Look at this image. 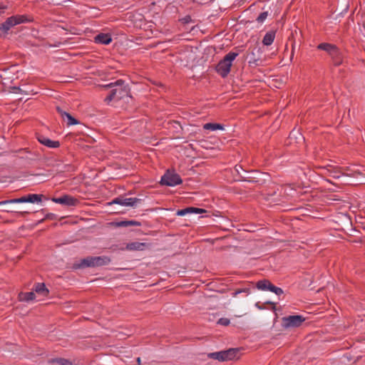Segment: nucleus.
<instances>
[{
  "instance_id": "nucleus-1",
  "label": "nucleus",
  "mask_w": 365,
  "mask_h": 365,
  "mask_svg": "<svg viewBox=\"0 0 365 365\" xmlns=\"http://www.w3.org/2000/svg\"><path fill=\"white\" fill-rule=\"evenodd\" d=\"M104 87L111 88L109 94L104 100L108 103L112 101H120L125 97L130 96V89L123 80H117L104 86Z\"/></svg>"
},
{
  "instance_id": "nucleus-2",
  "label": "nucleus",
  "mask_w": 365,
  "mask_h": 365,
  "mask_svg": "<svg viewBox=\"0 0 365 365\" xmlns=\"http://www.w3.org/2000/svg\"><path fill=\"white\" fill-rule=\"evenodd\" d=\"M110 262V257L107 256L88 257L81 260L80 263L74 264L75 269L86 267H96L107 265Z\"/></svg>"
},
{
  "instance_id": "nucleus-3",
  "label": "nucleus",
  "mask_w": 365,
  "mask_h": 365,
  "mask_svg": "<svg viewBox=\"0 0 365 365\" xmlns=\"http://www.w3.org/2000/svg\"><path fill=\"white\" fill-rule=\"evenodd\" d=\"M238 56V53L230 52L225 56V57L220 61L215 67L217 73L222 78L227 76L230 72L232 61Z\"/></svg>"
},
{
  "instance_id": "nucleus-4",
  "label": "nucleus",
  "mask_w": 365,
  "mask_h": 365,
  "mask_svg": "<svg viewBox=\"0 0 365 365\" xmlns=\"http://www.w3.org/2000/svg\"><path fill=\"white\" fill-rule=\"evenodd\" d=\"M239 351V349L231 348L227 350L209 353L207 354V357L219 361L233 360L237 357Z\"/></svg>"
},
{
  "instance_id": "nucleus-5",
  "label": "nucleus",
  "mask_w": 365,
  "mask_h": 365,
  "mask_svg": "<svg viewBox=\"0 0 365 365\" xmlns=\"http://www.w3.org/2000/svg\"><path fill=\"white\" fill-rule=\"evenodd\" d=\"M30 21H31V19H29L25 15L12 16L9 17L4 23L0 24V30L4 33H7L11 27L22 23Z\"/></svg>"
},
{
  "instance_id": "nucleus-6",
  "label": "nucleus",
  "mask_w": 365,
  "mask_h": 365,
  "mask_svg": "<svg viewBox=\"0 0 365 365\" xmlns=\"http://www.w3.org/2000/svg\"><path fill=\"white\" fill-rule=\"evenodd\" d=\"M182 180L180 176L174 170H168L162 176L160 183L163 185L175 186L180 185Z\"/></svg>"
},
{
  "instance_id": "nucleus-7",
  "label": "nucleus",
  "mask_w": 365,
  "mask_h": 365,
  "mask_svg": "<svg viewBox=\"0 0 365 365\" xmlns=\"http://www.w3.org/2000/svg\"><path fill=\"white\" fill-rule=\"evenodd\" d=\"M142 199L138 197H126L125 195H120L118 197L114 198L108 205H120L122 206H129L135 207L138 204H140Z\"/></svg>"
},
{
  "instance_id": "nucleus-8",
  "label": "nucleus",
  "mask_w": 365,
  "mask_h": 365,
  "mask_svg": "<svg viewBox=\"0 0 365 365\" xmlns=\"http://www.w3.org/2000/svg\"><path fill=\"white\" fill-rule=\"evenodd\" d=\"M305 321L301 315H290L282 318V325L285 328L299 327Z\"/></svg>"
},
{
  "instance_id": "nucleus-9",
  "label": "nucleus",
  "mask_w": 365,
  "mask_h": 365,
  "mask_svg": "<svg viewBox=\"0 0 365 365\" xmlns=\"http://www.w3.org/2000/svg\"><path fill=\"white\" fill-rule=\"evenodd\" d=\"M324 170H326L325 174L329 175V176L334 178V179H339L341 176H355L356 175H359L360 173H354V174H344V173L342 172L340 168L333 166L331 165H328L326 167L324 168Z\"/></svg>"
},
{
  "instance_id": "nucleus-10",
  "label": "nucleus",
  "mask_w": 365,
  "mask_h": 365,
  "mask_svg": "<svg viewBox=\"0 0 365 365\" xmlns=\"http://www.w3.org/2000/svg\"><path fill=\"white\" fill-rule=\"evenodd\" d=\"M51 200L55 203L63 205L66 206H76L79 202L77 198H75L69 195H63L60 197H53Z\"/></svg>"
},
{
  "instance_id": "nucleus-11",
  "label": "nucleus",
  "mask_w": 365,
  "mask_h": 365,
  "mask_svg": "<svg viewBox=\"0 0 365 365\" xmlns=\"http://www.w3.org/2000/svg\"><path fill=\"white\" fill-rule=\"evenodd\" d=\"M249 58L248 63L250 66H259V61H261V49L257 46H255L247 54Z\"/></svg>"
},
{
  "instance_id": "nucleus-12",
  "label": "nucleus",
  "mask_w": 365,
  "mask_h": 365,
  "mask_svg": "<svg viewBox=\"0 0 365 365\" xmlns=\"http://www.w3.org/2000/svg\"><path fill=\"white\" fill-rule=\"evenodd\" d=\"M37 139L40 143L48 148H57L60 146L58 140H52L43 135H38Z\"/></svg>"
},
{
  "instance_id": "nucleus-13",
  "label": "nucleus",
  "mask_w": 365,
  "mask_h": 365,
  "mask_svg": "<svg viewBox=\"0 0 365 365\" xmlns=\"http://www.w3.org/2000/svg\"><path fill=\"white\" fill-rule=\"evenodd\" d=\"M257 172L256 170L247 171L246 170H243L242 175H240V178L236 179V181H247L252 182H257V177L254 175Z\"/></svg>"
},
{
  "instance_id": "nucleus-14",
  "label": "nucleus",
  "mask_w": 365,
  "mask_h": 365,
  "mask_svg": "<svg viewBox=\"0 0 365 365\" xmlns=\"http://www.w3.org/2000/svg\"><path fill=\"white\" fill-rule=\"evenodd\" d=\"M94 41L97 43L108 45L112 41V37L109 34L101 33L94 37Z\"/></svg>"
},
{
  "instance_id": "nucleus-15",
  "label": "nucleus",
  "mask_w": 365,
  "mask_h": 365,
  "mask_svg": "<svg viewBox=\"0 0 365 365\" xmlns=\"http://www.w3.org/2000/svg\"><path fill=\"white\" fill-rule=\"evenodd\" d=\"M150 247L149 244L145 242H133L126 245V249L128 250H144Z\"/></svg>"
},
{
  "instance_id": "nucleus-16",
  "label": "nucleus",
  "mask_w": 365,
  "mask_h": 365,
  "mask_svg": "<svg viewBox=\"0 0 365 365\" xmlns=\"http://www.w3.org/2000/svg\"><path fill=\"white\" fill-rule=\"evenodd\" d=\"M333 64L335 66H340L343 62V56L341 54V52L340 50L337 48H336V51H334L331 55H330Z\"/></svg>"
},
{
  "instance_id": "nucleus-17",
  "label": "nucleus",
  "mask_w": 365,
  "mask_h": 365,
  "mask_svg": "<svg viewBox=\"0 0 365 365\" xmlns=\"http://www.w3.org/2000/svg\"><path fill=\"white\" fill-rule=\"evenodd\" d=\"M34 290L43 297H46L49 294V290L46 287L44 283H36L34 285Z\"/></svg>"
},
{
  "instance_id": "nucleus-18",
  "label": "nucleus",
  "mask_w": 365,
  "mask_h": 365,
  "mask_svg": "<svg viewBox=\"0 0 365 365\" xmlns=\"http://www.w3.org/2000/svg\"><path fill=\"white\" fill-rule=\"evenodd\" d=\"M115 226L118 227H124L128 226H141V222L136 220H121L115 222Z\"/></svg>"
},
{
  "instance_id": "nucleus-19",
  "label": "nucleus",
  "mask_w": 365,
  "mask_h": 365,
  "mask_svg": "<svg viewBox=\"0 0 365 365\" xmlns=\"http://www.w3.org/2000/svg\"><path fill=\"white\" fill-rule=\"evenodd\" d=\"M43 195L38 194H29L27 195H24V202H41L42 201Z\"/></svg>"
},
{
  "instance_id": "nucleus-20",
  "label": "nucleus",
  "mask_w": 365,
  "mask_h": 365,
  "mask_svg": "<svg viewBox=\"0 0 365 365\" xmlns=\"http://www.w3.org/2000/svg\"><path fill=\"white\" fill-rule=\"evenodd\" d=\"M317 48L327 52L330 56L334 51H336L337 47L335 45L329 43H322L317 46Z\"/></svg>"
},
{
  "instance_id": "nucleus-21",
  "label": "nucleus",
  "mask_w": 365,
  "mask_h": 365,
  "mask_svg": "<svg viewBox=\"0 0 365 365\" xmlns=\"http://www.w3.org/2000/svg\"><path fill=\"white\" fill-rule=\"evenodd\" d=\"M275 31H269L267 32L263 38L262 43L265 46L271 45L275 38Z\"/></svg>"
},
{
  "instance_id": "nucleus-22",
  "label": "nucleus",
  "mask_w": 365,
  "mask_h": 365,
  "mask_svg": "<svg viewBox=\"0 0 365 365\" xmlns=\"http://www.w3.org/2000/svg\"><path fill=\"white\" fill-rule=\"evenodd\" d=\"M36 294L34 292H21L19 294V299L21 301L29 302L35 299Z\"/></svg>"
},
{
  "instance_id": "nucleus-23",
  "label": "nucleus",
  "mask_w": 365,
  "mask_h": 365,
  "mask_svg": "<svg viewBox=\"0 0 365 365\" xmlns=\"http://www.w3.org/2000/svg\"><path fill=\"white\" fill-rule=\"evenodd\" d=\"M49 363L55 365H72L68 359L64 358H54L49 360Z\"/></svg>"
},
{
  "instance_id": "nucleus-24",
  "label": "nucleus",
  "mask_w": 365,
  "mask_h": 365,
  "mask_svg": "<svg viewBox=\"0 0 365 365\" xmlns=\"http://www.w3.org/2000/svg\"><path fill=\"white\" fill-rule=\"evenodd\" d=\"M203 128L205 130H223V125L220 123H207L203 125Z\"/></svg>"
},
{
  "instance_id": "nucleus-25",
  "label": "nucleus",
  "mask_w": 365,
  "mask_h": 365,
  "mask_svg": "<svg viewBox=\"0 0 365 365\" xmlns=\"http://www.w3.org/2000/svg\"><path fill=\"white\" fill-rule=\"evenodd\" d=\"M269 283V280L264 279L262 280H259L256 282V288L262 291H267L268 284Z\"/></svg>"
},
{
  "instance_id": "nucleus-26",
  "label": "nucleus",
  "mask_w": 365,
  "mask_h": 365,
  "mask_svg": "<svg viewBox=\"0 0 365 365\" xmlns=\"http://www.w3.org/2000/svg\"><path fill=\"white\" fill-rule=\"evenodd\" d=\"M66 119H67L66 124L68 126L77 125L79 123V121L77 119L73 118L70 113L67 112L66 113V115H64L63 120H66Z\"/></svg>"
},
{
  "instance_id": "nucleus-27",
  "label": "nucleus",
  "mask_w": 365,
  "mask_h": 365,
  "mask_svg": "<svg viewBox=\"0 0 365 365\" xmlns=\"http://www.w3.org/2000/svg\"><path fill=\"white\" fill-rule=\"evenodd\" d=\"M24 196L19 198H14L11 200H6L4 201L0 202V205H6V204H11V203H24Z\"/></svg>"
},
{
  "instance_id": "nucleus-28",
  "label": "nucleus",
  "mask_w": 365,
  "mask_h": 365,
  "mask_svg": "<svg viewBox=\"0 0 365 365\" xmlns=\"http://www.w3.org/2000/svg\"><path fill=\"white\" fill-rule=\"evenodd\" d=\"M240 293H245L247 295H248L250 293V289L248 287H245L242 289H236L234 292L232 293V297H236L237 294Z\"/></svg>"
},
{
  "instance_id": "nucleus-29",
  "label": "nucleus",
  "mask_w": 365,
  "mask_h": 365,
  "mask_svg": "<svg viewBox=\"0 0 365 365\" xmlns=\"http://www.w3.org/2000/svg\"><path fill=\"white\" fill-rule=\"evenodd\" d=\"M188 213H192V207H186L185 209L178 210V212H177V215H178V216H184V215H185L186 214H188Z\"/></svg>"
},
{
  "instance_id": "nucleus-30",
  "label": "nucleus",
  "mask_w": 365,
  "mask_h": 365,
  "mask_svg": "<svg viewBox=\"0 0 365 365\" xmlns=\"http://www.w3.org/2000/svg\"><path fill=\"white\" fill-rule=\"evenodd\" d=\"M268 16V11H264V12H262L258 16L257 18L256 19V21L259 23V24H262L265 19L267 18Z\"/></svg>"
},
{
  "instance_id": "nucleus-31",
  "label": "nucleus",
  "mask_w": 365,
  "mask_h": 365,
  "mask_svg": "<svg viewBox=\"0 0 365 365\" xmlns=\"http://www.w3.org/2000/svg\"><path fill=\"white\" fill-rule=\"evenodd\" d=\"M217 324L222 326H228L230 324V320L227 318H220L217 321Z\"/></svg>"
},
{
  "instance_id": "nucleus-32",
  "label": "nucleus",
  "mask_w": 365,
  "mask_h": 365,
  "mask_svg": "<svg viewBox=\"0 0 365 365\" xmlns=\"http://www.w3.org/2000/svg\"><path fill=\"white\" fill-rule=\"evenodd\" d=\"M243 168L240 165H236L235 166L234 170L237 173V174L239 175V178H240V175H242L243 173Z\"/></svg>"
},
{
  "instance_id": "nucleus-33",
  "label": "nucleus",
  "mask_w": 365,
  "mask_h": 365,
  "mask_svg": "<svg viewBox=\"0 0 365 365\" xmlns=\"http://www.w3.org/2000/svg\"><path fill=\"white\" fill-rule=\"evenodd\" d=\"M180 21L184 24H189L190 22L192 21V19L191 18V16L190 15H187L185 16V17L182 18L180 19Z\"/></svg>"
},
{
  "instance_id": "nucleus-34",
  "label": "nucleus",
  "mask_w": 365,
  "mask_h": 365,
  "mask_svg": "<svg viewBox=\"0 0 365 365\" xmlns=\"http://www.w3.org/2000/svg\"><path fill=\"white\" fill-rule=\"evenodd\" d=\"M192 213L200 214L205 212L206 210L202 208L192 207Z\"/></svg>"
},
{
  "instance_id": "nucleus-35",
  "label": "nucleus",
  "mask_w": 365,
  "mask_h": 365,
  "mask_svg": "<svg viewBox=\"0 0 365 365\" xmlns=\"http://www.w3.org/2000/svg\"><path fill=\"white\" fill-rule=\"evenodd\" d=\"M8 9L7 4L0 1V14L4 12V10Z\"/></svg>"
},
{
  "instance_id": "nucleus-36",
  "label": "nucleus",
  "mask_w": 365,
  "mask_h": 365,
  "mask_svg": "<svg viewBox=\"0 0 365 365\" xmlns=\"http://www.w3.org/2000/svg\"><path fill=\"white\" fill-rule=\"evenodd\" d=\"M58 113L61 116L62 119L64 120V115H66V111H64L61 107L56 106V108Z\"/></svg>"
},
{
  "instance_id": "nucleus-37",
  "label": "nucleus",
  "mask_w": 365,
  "mask_h": 365,
  "mask_svg": "<svg viewBox=\"0 0 365 365\" xmlns=\"http://www.w3.org/2000/svg\"><path fill=\"white\" fill-rule=\"evenodd\" d=\"M273 292L275 293L277 296H280L284 293L282 289L278 287H275Z\"/></svg>"
},
{
  "instance_id": "nucleus-38",
  "label": "nucleus",
  "mask_w": 365,
  "mask_h": 365,
  "mask_svg": "<svg viewBox=\"0 0 365 365\" xmlns=\"http://www.w3.org/2000/svg\"><path fill=\"white\" fill-rule=\"evenodd\" d=\"M275 287L276 286H274L273 284H272V282L269 281V283L268 287H267V291H270V292H273Z\"/></svg>"
},
{
  "instance_id": "nucleus-39",
  "label": "nucleus",
  "mask_w": 365,
  "mask_h": 365,
  "mask_svg": "<svg viewBox=\"0 0 365 365\" xmlns=\"http://www.w3.org/2000/svg\"><path fill=\"white\" fill-rule=\"evenodd\" d=\"M55 218H56V215L53 213H48L45 217V219H49V220H53Z\"/></svg>"
},
{
  "instance_id": "nucleus-40",
  "label": "nucleus",
  "mask_w": 365,
  "mask_h": 365,
  "mask_svg": "<svg viewBox=\"0 0 365 365\" xmlns=\"http://www.w3.org/2000/svg\"><path fill=\"white\" fill-rule=\"evenodd\" d=\"M36 154H34V157H29V156H25V157H22L23 158H25V159H28V160H34L36 159Z\"/></svg>"
},
{
  "instance_id": "nucleus-41",
  "label": "nucleus",
  "mask_w": 365,
  "mask_h": 365,
  "mask_svg": "<svg viewBox=\"0 0 365 365\" xmlns=\"http://www.w3.org/2000/svg\"><path fill=\"white\" fill-rule=\"evenodd\" d=\"M173 124L175 125H174V127H175V128H178V127H177V126H178L180 128H181V129H182L181 125L180 124V123H179V122H178V121H174V122H173Z\"/></svg>"
},
{
  "instance_id": "nucleus-42",
  "label": "nucleus",
  "mask_w": 365,
  "mask_h": 365,
  "mask_svg": "<svg viewBox=\"0 0 365 365\" xmlns=\"http://www.w3.org/2000/svg\"><path fill=\"white\" fill-rule=\"evenodd\" d=\"M294 135H295L294 132V131H292V132L290 133V135H289V138H291V139H292V137H293V136H294Z\"/></svg>"
},
{
  "instance_id": "nucleus-43",
  "label": "nucleus",
  "mask_w": 365,
  "mask_h": 365,
  "mask_svg": "<svg viewBox=\"0 0 365 365\" xmlns=\"http://www.w3.org/2000/svg\"><path fill=\"white\" fill-rule=\"evenodd\" d=\"M3 211H5V212H18V211H14V210H3Z\"/></svg>"
},
{
  "instance_id": "nucleus-44",
  "label": "nucleus",
  "mask_w": 365,
  "mask_h": 365,
  "mask_svg": "<svg viewBox=\"0 0 365 365\" xmlns=\"http://www.w3.org/2000/svg\"><path fill=\"white\" fill-rule=\"evenodd\" d=\"M13 89L14 91H21L20 88H19V87H14Z\"/></svg>"
},
{
  "instance_id": "nucleus-45",
  "label": "nucleus",
  "mask_w": 365,
  "mask_h": 365,
  "mask_svg": "<svg viewBox=\"0 0 365 365\" xmlns=\"http://www.w3.org/2000/svg\"><path fill=\"white\" fill-rule=\"evenodd\" d=\"M137 362H138V364H140V357H138L137 359Z\"/></svg>"
},
{
  "instance_id": "nucleus-46",
  "label": "nucleus",
  "mask_w": 365,
  "mask_h": 365,
  "mask_svg": "<svg viewBox=\"0 0 365 365\" xmlns=\"http://www.w3.org/2000/svg\"><path fill=\"white\" fill-rule=\"evenodd\" d=\"M294 56V47H292V57Z\"/></svg>"
},
{
  "instance_id": "nucleus-47",
  "label": "nucleus",
  "mask_w": 365,
  "mask_h": 365,
  "mask_svg": "<svg viewBox=\"0 0 365 365\" xmlns=\"http://www.w3.org/2000/svg\"><path fill=\"white\" fill-rule=\"evenodd\" d=\"M267 304H273L272 302H267Z\"/></svg>"
}]
</instances>
